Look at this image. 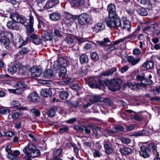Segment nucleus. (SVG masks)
Instances as JSON below:
<instances>
[{"instance_id": "obj_24", "label": "nucleus", "mask_w": 160, "mask_h": 160, "mask_svg": "<svg viewBox=\"0 0 160 160\" xmlns=\"http://www.w3.org/2000/svg\"><path fill=\"white\" fill-rule=\"evenodd\" d=\"M40 95L41 96L44 97H47L52 94V91L50 88L48 89H42L40 92Z\"/></svg>"}, {"instance_id": "obj_2", "label": "nucleus", "mask_w": 160, "mask_h": 160, "mask_svg": "<svg viewBox=\"0 0 160 160\" xmlns=\"http://www.w3.org/2000/svg\"><path fill=\"white\" fill-rule=\"evenodd\" d=\"M27 41H31L35 44L39 45L42 43V40L40 38L35 34H31L28 35L27 40L24 41L22 38H20L18 40L20 46H24L27 43Z\"/></svg>"}, {"instance_id": "obj_30", "label": "nucleus", "mask_w": 160, "mask_h": 160, "mask_svg": "<svg viewBox=\"0 0 160 160\" xmlns=\"http://www.w3.org/2000/svg\"><path fill=\"white\" fill-rule=\"evenodd\" d=\"M52 33L45 32L42 35V39L44 41L51 40L52 38Z\"/></svg>"}, {"instance_id": "obj_38", "label": "nucleus", "mask_w": 160, "mask_h": 160, "mask_svg": "<svg viewBox=\"0 0 160 160\" xmlns=\"http://www.w3.org/2000/svg\"><path fill=\"white\" fill-rule=\"evenodd\" d=\"M68 95L69 93L67 91H61L59 92V96L62 100L67 99Z\"/></svg>"}, {"instance_id": "obj_12", "label": "nucleus", "mask_w": 160, "mask_h": 160, "mask_svg": "<svg viewBox=\"0 0 160 160\" xmlns=\"http://www.w3.org/2000/svg\"><path fill=\"white\" fill-rule=\"evenodd\" d=\"M157 2V0H141L140 3L149 9H151L154 6Z\"/></svg>"}, {"instance_id": "obj_64", "label": "nucleus", "mask_w": 160, "mask_h": 160, "mask_svg": "<svg viewBox=\"0 0 160 160\" xmlns=\"http://www.w3.org/2000/svg\"><path fill=\"white\" fill-rule=\"evenodd\" d=\"M5 34L6 35V38H8V39H9V40L10 39H12L13 38V35L10 32L5 31Z\"/></svg>"}, {"instance_id": "obj_11", "label": "nucleus", "mask_w": 160, "mask_h": 160, "mask_svg": "<svg viewBox=\"0 0 160 160\" xmlns=\"http://www.w3.org/2000/svg\"><path fill=\"white\" fill-rule=\"evenodd\" d=\"M23 84L24 83L21 82H18L16 84V85L17 86L20 87L19 88L16 89H9L8 91L9 92L14 93L20 95L23 93L24 91L23 89L22 88L25 87Z\"/></svg>"}, {"instance_id": "obj_42", "label": "nucleus", "mask_w": 160, "mask_h": 160, "mask_svg": "<svg viewBox=\"0 0 160 160\" xmlns=\"http://www.w3.org/2000/svg\"><path fill=\"white\" fill-rule=\"evenodd\" d=\"M12 145L11 144H9L7 145L5 148V151L8 153V158H12V156L11 154L12 152V150L11 149Z\"/></svg>"}, {"instance_id": "obj_16", "label": "nucleus", "mask_w": 160, "mask_h": 160, "mask_svg": "<svg viewBox=\"0 0 160 160\" xmlns=\"http://www.w3.org/2000/svg\"><path fill=\"white\" fill-rule=\"evenodd\" d=\"M121 20L123 24V28L127 31H129L131 28V22L127 19V18L125 16L122 18Z\"/></svg>"}, {"instance_id": "obj_49", "label": "nucleus", "mask_w": 160, "mask_h": 160, "mask_svg": "<svg viewBox=\"0 0 160 160\" xmlns=\"http://www.w3.org/2000/svg\"><path fill=\"white\" fill-rule=\"evenodd\" d=\"M20 113L15 111L12 112L11 115L12 118L14 119H18L20 116Z\"/></svg>"}, {"instance_id": "obj_53", "label": "nucleus", "mask_w": 160, "mask_h": 160, "mask_svg": "<svg viewBox=\"0 0 160 160\" xmlns=\"http://www.w3.org/2000/svg\"><path fill=\"white\" fill-rule=\"evenodd\" d=\"M90 57L93 60L97 61L99 59V56L98 54L95 52H93L90 53Z\"/></svg>"}, {"instance_id": "obj_52", "label": "nucleus", "mask_w": 160, "mask_h": 160, "mask_svg": "<svg viewBox=\"0 0 160 160\" xmlns=\"http://www.w3.org/2000/svg\"><path fill=\"white\" fill-rule=\"evenodd\" d=\"M99 128L98 127L93 128L92 130V136L95 137L96 138H98L99 137L98 134V130L99 129Z\"/></svg>"}, {"instance_id": "obj_46", "label": "nucleus", "mask_w": 160, "mask_h": 160, "mask_svg": "<svg viewBox=\"0 0 160 160\" xmlns=\"http://www.w3.org/2000/svg\"><path fill=\"white\" fill-rule=\"evenodd\" d=\"M27 147H25L23 149V152L24 153L25 155L22 158V159L29 160L30 159V153L27 151Z\"/></svg>"}, {"instance_id": "obj_1", "label": "nucleus", "mask_w": 160, "mask_h": 160, "mask_svg": "<svg viewBox=\"0 0 160 160\" xmlns=\"http://www.w3.org/2000/svg\"><path fill=\"white\" fill-rule=\"evenodd\" d=\"M107 11L109 17L106 18L105 19L107 26L113 28L115 26H121V20L116 14L115 5L113 3L109 4L107 7Z\"/></svg>"}, {"instance_id": "obj_41", "label": "nucleus", "mask_w": 160, "mask_h": 160, "mask_svg": "<svg viewBox=\"0 0 160 160\" xmlns=\"http://www.w3.org/2000/svg\"><path fill=\"white\" fill-rule=\"evenodd\" d=\"M40 155V151L38 149L35 150L31 152L30 156V159L29 160H31V158H36Z\"/></svg>"}, {"instance_id": "obj_13", "label": "nucleus", "mask_w": 160, "mask_h": 160, "mask_svg": "<svg viewBox=\"0 0 160 160\" xmlns=\"http://www.w3.org/2000/svg\"><path fill=\"white\" fill-rule=\"evenodd\" d=\"M29 23L24 25L26 28L27 32L28 33H31L34 31V30L33 27L34 23L33 17L32 16L29 15Z\"/></svg>"}, {"instance_id": "obj_55", "label": "nucleus", "mask_w": 160, "mask_h": 160, "mask_svg": "<svg viewBox=\"0 0 160 160\" xmlns=\"http://www.w3.org/2000/svg\"><path fill=\"white\" fill-rule=\"evenodd\" d=\"M8 1L13 5L14 7L15 8H17L18 7L20 3L19 1L16 0H8Z\"/></svg>"}, {"instance_id": "obj_9", "label": "nucleus", "mask_w": 160, "mask_h": 160, "mask_svg": "<svg viewBox=\"0 0 160 160\" xmlns=\"http://www.w3.org/2000/svg\"><path fill=\"white\" fill-rule=\"evenodd\" d=\"M12 20L16 21L17 23H20L24 24L26 21V19L25 17L20 16L17 13H14L11 16Z\"/></svg>"}, {"instance_id": "obj_31", "label": "nucleus", "mask_w": 160, "mask_h": 160, "mask_svg": "<svg viewBox=\"0 0 160 160\" xmlns=\"http://www.w3.org/2000/svg\"><path fill=\"white\" fill-rule=\"evenodd\" d=\"M38 97V95L36 92H32L28 96V100L32 102H37Z\"/></svg>"}, {"instance_id": "obj_6", "label": "nucleus", "mask_w": 160, "mask_h": 160, "mask_svg": "<svg viewBox=\"0 0 160 160\" xmlns=\"http://www.w3.org/2000/svg\"><path fill=\"white\" fill-rule=\"evenodd\" d=\"M63 14L65 17L64 21L67 25L71 24L77 19L78 15H73L67 12H64Z\"/></svg>"}, {"instance_id": "obj_45", "label": "nucleus", "mask_w": 160, "mask_h": 160, "mask_svg": "<svg viewBox=\"0 0 160 160\" xmlns=\"http://www.w3.org/2000/svg\"><path fill=\"white\" fill-rule=\"evenodd\" d=\"M81 102V99L78 98L74 102H70V104L72 107L76 108L79 107Z\"/></svg>"}, {"instance_id": "obj_50", "label": "nucleus", "mask_w": 160, "mask_h": 160, "mask_svg": "<svg viewBox=\"0 0 160 160\" xmlns=\"http://www.w3.org/2000/svg\"><path fill=\"white\" fill-rule=\"evenodd\" d=\"M68 130V126L65 125H62L59 128V132L60 133H64L67 132Z\"/></svg>"}, {"instance_id": "obj_35", "label": "nucleus", "mask_w": 160, "mask_h": 160, "mask_svg": "<svg viewBox=\"0 0 160 160\" xmlns=\"http://www.w3.org/2000/svg\"><path fill=\"white\" fill-rule=\"evenodd\" d=\"M104 147L105 148V152L106 154H109L113 152L112 144H104Z\"/></svg>"}, {"instance_id": "obj_26", "label": "nucleus", "mask_w": 160, "mask_h": 160, "mask_svg": "<svg viewBox=\"0 0 160 160\" xmlns=\"http://www.w3.org/2000/svg\"><path fill=\"white\" fill-rule=\"evenodd\" d=\"M128 60L129 63L132 65H135L138 63L140 60V58L139 57L137 59H135L132 56H129L128 57Z\"/></svg>"}, {"instance_id": "obj_22", "label": "nucleus", "mask_w": 160, "mask_h": 160, "mask_svg": "<svg viewBox=\"0 0 160 160\" xmlns=\"http://www.w3.org/2000/svg\"><path fill=\"white\" fill-rule=\"evenodd\" d=\"M22 66L20 64H16L9 66L8 71L12 74L15 73L18 69H21Z\"/></svg>"}, {"instance_id": "obj_14", "label": "nucleus", "mask_w": 160, "mask_h": 160, "mask_svg": "<svg viewBox=\"0 0 160 160\" xmlns=\"http://www.w3.org/2000/svg\"><path fill=\"white\" fill-rule=\"evenodd\" d=\"M31 75L32 77H39L42 72L40 68L37 66H33L30 69Z\"/></svg>"}, {"instance_id": "obj_3", "label": "nucleus", "mask_w": 160, "mask_h": 160, "mask_svg": "<svg viewBox=\"0 0 160 160\" xmlns=\"http://www.w3.org/2000/svg\"><path fill=\"white\" fill-rule=\"evenodd\" d=\"M110 42V40L109 38H104L103 41H97L96 44L99 46L103 47L105 50L110 51H112L116 49V48L114 46L115 44H113V42L111 43L110 44H107L108 42Z\"/></svg>"}, {"instance_id": "obj_58", "label": "nucleus", "mask_w": 160, "mask_h": 160, "mask_svg": "<svg viewBox=\"0 0 160 160\" xmlns=\"http://www.w3.org/2000/svg\"><path fill=\"white\" fill-rule=\"evenodd\" d=\"M11 105L13 107L18 109L20 105V104L18 101L13 100L11 102Z\"/></svg>"}, {"instance_id": "obj_29", "label": "nucleus", "mask_w": 160, "mask_h": 160, "mask_svg": "<svg viewBox=\"0 0 160 160\" xmlns=\"http://www.w3.org/2000/svg\"><path fill=\"white\" fill-rule=\"evenodd\" d=\"M144 143L148 145V149H149L151 150L153 153L156 152L157 153L156 145L155 143L147 142H144Z\"/></svg>"}, {"instance_id": "obj_23", "label": "nucleus", "mask_w": 160, "mask_h": 160, "mask_svg": "<svg viewBox=\"0 0 160 160\" xmlns=\"http://www.w3.org/2000/svg\"><path fill=\"white\" fill-rule=\"evenodd\" d=\"M49 17L50 19L52 21H57L60 19L61 15L58 12H55L50 14Z\"/></svg>"}, {"instance_id": "obj_37", "label": "nucleus", "mask_w": 160, "mask_h": 160, "mask_svg": "<svg viewBox=\"0 0 160 160\" xmlns=\"http://www.w3.org/2000/svg\"><path fill=\"white\" fill-rule=\"evenodd\" d=\"M137 12L139 14L142 16H146L148 14V12L147 10L143 8L137 9Z\"/></svg>"}, {"instance_id": "obj_36", "label": "nucleus", "mask_w": 160, "mask_h": 160, "mask_svg": "<svg viewBox=\"0 0 160 160\" xmlns=\"http://www.w3.org/2000/svg\"><path fill=\"white\" fill-rule=\"evenodd\" d=\"M57 111V108L55 107H53L48 111L47 112V115L49 117H53L55 115Z\"/></svg>"}, {"instance_id": "obj_40", "label": "nucleus", "mask_w": 160, "mask_h": 160, "mask_svg": "<svg viewBox=\"0 0 160 160\" xmlns=\"http://www.w3.org/2000/svg\"><path fill=\"white\" fill-rule=\"evenodd\" d=\"M10 112V110L7 108L1 107L0 115H7L8 113H9Z\"/></svg>"}, {"instance_id": "obj_5", "label": "nucleus", "mask_w": 160, "mask_h": 160, "mask_svg": "<svg viewBox=\"0 0 160 160\" xmlns=\"http://www.w3.org/2000/svg\"><path fill=\"white\" fill-rule=\"evenodd\" d=\"M77 19H78V22L79 23L82 25L89 23L92 20V18L86 13H81L78 15Z\"/></svg>"}, {"instance_id": "obj_39", "label": "nucleus", "mask_w": 160, "mask_h": 160, "mask_svg": "<svg viewBox=\"0 0 160 160\" xmlns=\"http://www.w3.org/2000/svg\"><path fill=\"white\" fill-rule=\"evenodd\" d=\"M149 134V132L148 130L143 129L141 131L135 133L136 136H147Z\"/></svg>"}, {"instance_id": "obj_15", "label": "nucleus", "mask_w": 160, "mask_h": 160, "mask_svg": "<svg viewBox=\"0 0 160 160\" xmlns=\"http://www.w3.org/2000/svg\"><path fill=\"white\" fill-rule=\"evenodd\" d=\"M124 87H128L132 90H137L139 89L141 87H142V84L140 83H136L134 82H128L125 84L124 85Z\"/></svg>"}, {"instance_id": "obj_7", "label": "nucleus", "mask_w": 160, "mask_h": 160, "mask_svg": "<svg viewBox=\"0 0 160 160\" xmlns=\"http://www.w3.org/2000/svg\"><path fill=\"white\" fill-rule=\"evenodd\" d=\"M0 42L6 48L9 49L10 48V41L9 39L6 38L5 32H2L0 33Z\"/></svg>"}, {"instance_id": "obj_27", "label": "nucleus", "mask_w": 160, "mask_h": 160, "mask_svg": "<svg viewBox=\"0 0 160 160\" xmlns=\"http://www.w3.org/2000/svg\"><path fill=\"white\" fill-rule=\"evenodd\" d=\"M59 1L55 2L51 0L47 2L45 5L44 6V8L45 9H48L52 8L53 7L55 6L58 3Z\"/></svg>"}, {"instance_id": "obj_21", "label": "nucleus", "mask_w": 160, "mask_h": 160, "mask_svg": "<svg viewBox=\"0 0 160 160\" xmlns=\"http://www.w3.org/2000/svg\"><path fill=\"white\" fill-rule=\"evenodd\" d=\"M7 26L8 28L11 29L17 30L19 29V27L17 22L13 20L8 22Z\"/></svg>"}, {"instance_id": "obj_8", "label": "nucleus", "mask_w": 160, "mask_h": 160, "mask_svg": "<svg viewBox=\"0 0 160 160\" xmlns=\"http://www.w3.org/2000/svg\"><path fill=\"white\" fill-rule=\"evenodd\" d=\"M135 112L133 111L127 109L124 111H122L120 113L121 118L126 120H128L130 119H133V113Z\"/></svg>"}, {"instance_id": "obj_63", "label": "nucleus", "mask_w": 160, "mask_h": 160, "mask_svg": "<svg viewBox=\"0 0 160 160\" xmlns=\"http://www.w3.org/2000/svg\"><path fill=\"white\" fill-rule=\"evenodd\" d=\"M104 102L107 105L110 106L113 104L112 101L109 98H105L103 99Z\"/></svg>"}, {"instance_id": "obj_33", "label": "nucleus", "mask_w": 160, "mask_h": 160, "mask_svg": "<svg viewBox=\"0 0 160 160\" xmlns=\"http://www.w3.org/2000/svg\"><path fill=\"white\" fill-rule=\"evenodd\" d=\"M79 61L82 64H87L88 61V56L84 54L80 56Z\"/></svg>"}, {"instance_id": "obj_48", "label": "nucleus", "mask_w": 160, "mask_h": 160, "mask_svg": "<svg viewBox=\"0 0 160 160\" xmlns=\"http://www.w3.org/2000/svg\"><path fill=\"white\" fill-rule=\"evenodd\" d=\"M144 143V142H139V146L140 147V150L139 152H145L149 150L147 147L143 145Z\"/></svg>"}, {"instance_id": "obj_47", "label": "nucleus", "mask_w": 160, "mask_h": 160, "mask_svg": "<svg viewBox=\"0 0 160 160\" xmlns=\"http://www.w3.org/2000/svg\"><path fill=\"white\" fill-rule=\"evenodd\" d=\"M133 119H134L138 121H141L142 120L143 116L142 115H139V113L138 114L135 112L134 113H133Z\"/></svg>"}, {"instance_id": "obj_17", "label": "nucleus", "mask_w": 160, "mask_h": 160, "mask_svg": "<svg viewBox=\"0 0 160 160\" xmlns=\"http://www.w3.org/2000/svg\"><path fill=\"white\" fill-rule=\"evenodd\" d=\"M105 25L102 22H98L95 24L92 27L93 30L97 33L100 32L105 29Z\"/></svg>"}, {"instance_id": "obj_57", "label": "nucleus", "mask_w": 160, "mask_h": 160, "mask_svg": "<svg viewBox=\"0 0 160 160\" xmlns=\"http://www.w3.org/2000/svg\"><path fill=\"white\" fill-rule=\"evenodd\" d=\"M132 54L135 55L142 54L141 50L139 48H136L133 50Z\"/></svg>"}, {"instance_id": "obj_20", "label": "nucleus", "mask_w": 160, "mask_h": 160, "mask_svg": "<svg viewBox=\"0 0 160 160\" xmlns=\"http://www.w3.org/2000/svg\"><path fill=\"white\" fill-rule=\"evenodd\" d=\"M97 79L98 80V78L97 77H94L90 78L89 79L88 84L89 86L92 88H98L100 87V86L96 82Z\"/></svg>"}, {"instance_id": "obj_61", "label": "nucleus", "mask_w": 160, "mask_h": 160, "mask_svg": "<svg viewBox=\"0 0 160 160\" xmlns=\"http://www.w3.org/2000/svg\"><path fill=\"white\" fill-rule=\"evenodd\" d=\"M27 148L28 150L31 151V152L32 151L36 150V147L33 145L32 143H29L27 146Z\"/></svg>"}, {"instance_id": "obj_25", "label": "nucleus", "mask_w": 160, "mask_h": 160, "mask_svg": "<svg viewBox=\"0 0 160 160\" xmlns=\"http://www.w3.org/2000/svg\"><path fill=\"white\" fill-rule=\"evenodd\" d=\"M116 71L117 68L115 67H113L106 71L102 72L101 74V75L102 77H108L111 76Z\"/></svg>"}, {"instance_id": "obj_54", "label": "nucleus", "mask_w": 160, "mask_h": 160, "mask_svg": "<svg viewBox=\"0 0 160 160\" xmlns=\"http://www.w3.org/2000/svg\"><path fill=\"white\" fill-rule=\"evenodd\" d=\"M30 112L34 114L35 116L36 117H39L40 115V112L39 110L35 108L31 109Z\"/></svg>"}, {"instance_id": "obj_51", "label": "nucleus", "mask_w": 160, "mask_h": 160, "mask_svg": "<svg viewBox=\"0 0 160 160\" xmlns=\"http://www.w3.org/2000/svg\"><path fill=\"white\" fill-rule=\"evenodd\" d=\"M98 82L100 85L104 86H107L109 85V81L108 80H98Z\"/></svg>"}, {"instance_id": "obj_18", "label": "nucleus", "mask_w": 160, "mask_h": 160, "mask_svg": "<svg viewBox=\"0 0 160 160\" xmlns=\"http://www.w3.org/2000/svg\"><path fill=\"white\" fill-rule=\"evenodd\" d=\"M67 72L66 68L64 66H61L58 73L59 77L63 79H67L68 78Z\"/></svg>"}, {"instance_id": "obj_10", "label": "nucleus", "mask_w": 160, "mask_h": 160, "mask_svg": "<svg viewBox=\"0 0 160 160\" xmlns=\"http://www.w3.org/2000/svg\"><path fill=\"white\" fill-rule=\"evenodd\" d=\"M136 79L138 81H141V82L142 86H146L148 85H149L152 83L151 80H148L146 79L144 75L143 74L141 75H138L136 77Z\"/></svg>"}, {"instance_id": "obj_4", "label": "nucleus", "mask_w": 160, "mask_h": 160, "mask_svg": "<svg viewBox=\"0 0 160 160\" xmlns=\"http://www.w3.org/2000/svg\"><path fill=\"white\" fill-rule=\"evenodd\" d=\"M121 82V80L119 78H115L111 80L109 82L108 89L113 92L118 91L119 89V86Z\"/></svg>"}, {"instance_id": "obj_56", "label": "nucleus", "mask_w": 160, "mask_h": 160, "mask_svg": "<svg viewBox=\"0 0 160 160\" xmlns=\"http://www.w3.org/2000/svg\"><path fill=\"white\" fill-rule=\"evenodd\" d=\"M28 52V49L25 47L22 48L18 53V55H22L26 54Z\"/></svg>"}, {"instance_id": "obj_43", "label": "nucleus", "mask_w": 160, "mask_h": 160, "mask_svg": "<svg viewBox=\"0 0 160 160\" xmlns=\"http://www.w3.org/2000/svg\"><path fill=\"white\" fill-rule=\"evenodd\" d=\"M20 152L19 151L16 150L14 151L13 153H12V152L11 154L12 156V158H8L9 159H20L18 157V156L20 154Z\"/></svg>"}, {"instance_id": "obj_28", "label": "nucleus", "mask_w": 160, "mask_h": 160, "mask_svg": "<svg viewBox=\"0 0 160 160\" xmlns=\"http://www.w3.org/2000/svg\"><path fill=\"white\" fill-rule=\"evenodd\" d=\"M53 76V72L51 69H47L43 72V76L46 78H51Z\"/></svg>"}, {"instance_id": "obj_59", "label": "nucleus", "mask_w": 160, "mask_h": 160, "mask_svg": "<svg viewBox=\"0 0 160 160\" xmlns=\"http://www.w3.org/2000/svg\"><path fill=\"white\" fill-rule=\"evenodd\" d=\"M140 155L144 158H146L149 157V151L148 150L145 152H140Z\"/></svg>"}, {"instance_id": "obj_34", "label": "nucleus", "mask_w": 160, "mask_h": 160, "mask_svg": "<svg viewBox=\"0 0 160 160\" xmlns=\"http://www.w3.org/2000/svg\"><path fill=\"white\" fill-rule=\"evenodd\" d=\"M154 63L152 61H148L144 63L142 67L145 68L150 69L152 68L154 66Z\"/></svg>"}, {"instance_id": "obj_60", "label": "nucleus", "mask_w": 160, "mask_h": 160, "mask_svg": "<svg viewBox=\"0 0 160 160\" xmlns=\"http://www.w3.org/2000/svg\"><path fill=\"white\" fill-rule=\"evenodd\" d=\"M65 42L68 44L71 45L73 42V39L70 37H67L65 38Z\"/></svg>"}, {"instance_id": "obj_44", "label": "nucleus", "mask_w": 160, "mask_h": 160, "mask_svg": "<svg viewBox=\"0 0 160 160\" xmlns=\"http://www.w3.org/2000/svg\"><path fill=\"white\" fill-rule=\"evenodd\" d=\"M120 152L124 154H128L131 152V149L128 147H125L120 150Z\"/></svg>"}, {"instance_id": "obj_62", "label": "nucleus", "mask_w": 160, "mask_h": 160, "mask_svg": "<svg viewBox=\"0 0 160 160\" xmlns=\"http://www.w3.org/2000/svg\"><path fill=\"white\" fill-rule=\"evenodd\" d=\"M92 103L97 102L101 101V97L100 96L93 95L92 96Z\"/></svg>"}, {"instance_id": "obj_32", "label": "nucleus", "mask_w": 160, "mask_h": 160, "mask_svg": "<svg viewBox=\"0 0 160 160\" xmlns=\"http://www.w3.org/2000/svg\"><path fill=\"white\" fill-rule=\"evenodd\" d=\"M62 152V149H58L53 152V160H62V159H60L58 158Z\"/></svg>"}, {"instance_id": "obj_19", "label": "nucleus", "mask_w": 160, "mask_h": 160, "mask_svg": "<svg viewBox=\"0 0 160 160\" xmlns=\"http://www.w3.org/2000/svg\"><path fill=\"white\" fill-rule=\"evenodd\" d=\"M85 3L84 0H72L71 2L72 7L76 8H81Z\"/></svg>"}]
</instances>
